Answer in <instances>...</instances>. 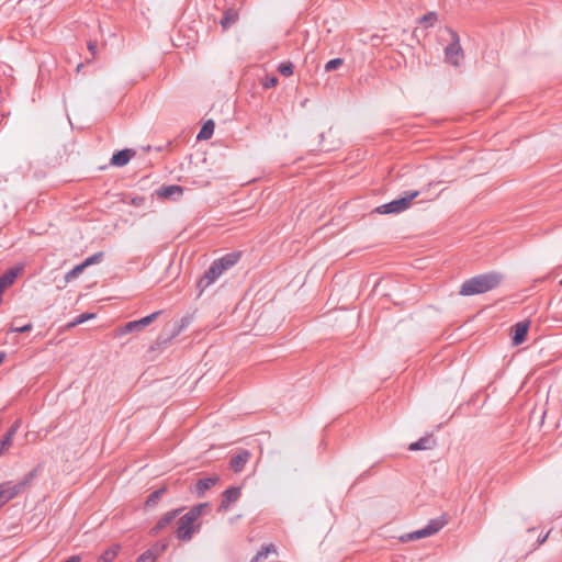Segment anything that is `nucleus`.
I'll list each match as a JSON object with an SVG mask.
<instances>
[{
	"label": "nucleus",
	"mask_w": 562,
	"mask_h": 562,
	"mask_svg": "<svg viewBox=\"0 0 562 562\" xmlns=\"http://www.w3.org/2000/svg\"><path fill=\"white\" fill-rule=\"evenodd\" d=\"M549 533H547L544 537H540L539 543H543L546 539L548 538Z\"/></svg>",
	"instance_id": "41"
},
{
	"label": "nucleus",
	"mask_w": 562,
	"mask_h": 562,
	"mask_svg": "<svg viewBox=\"0 0 562 562\" xmlns=\"http://www.w3.org/2000/svg\"><path fill=\"white\" fill-rule=\"evenodd\" d=\"M81 67H82V64H79V65L77 66V71L81 70Z\"/></svg>",
	"instance_id": "43"
},
{
	"label": "nucleus",
	"mask_w": 562,
	"mask_h": 562,
	"mask_svg": "<svg viewBox=\"0 0 562 562\" xmlns=\"http://www.w3.org/2000/svg\"><path fill=\"white\" fill-rule=\"evenodd\" d=\"M271 551H274V546L273 544H268V546L261 547V549L250 560V562H260L261 560L267 559Z\"/></svg>",
	"instance_id": "24"
},
{
	"label": "nucleus",
	"mask_w": 562,
	"mask_h": 562,
	"mask_svg": "<svg viewBox=\"0 0 562 562\" xmlns=\"http://www.w3.org/2000/svg\"><path fill=\"white\" fill-rule=\"evenodd\" d=\"M240 497V487L232 486L222 494L220 510H227Z\"/></svg>",
	"instance_id": "12"
},
{
	"label": "nucleus",
	"mask_w": 562,
	"mask_h": 562,
	"mask_svg": "<svg viewBox=\"0 0 562 562\" xmlns=\"http://www.w3.org/2000/svg\"><path fill=\"white\" fill-rule=\"evenodd\" d=\"M437 19H438V15H437V13H436V12H428V13L424 14V15L420 18L419 23H420L424 27L428 29V27H431V26L435 24V22L437 21Z\"/></svg>",
	"instance_id": "25"
},
{
	"label": "nucleus",
	"mask_w": 562,
	"mask_h": 562,
	"mask_svg": "<svg viewBox=\"0 0 562 562\" xmlns=\"http://www.w3.org/2000/svg\"><path fill=\"white\" fill-rule=\"evenodd\" d=\"M157 559V554L153 549H148L145 552H143L137 559L136 562H155Z\"/></svg>",
	"instance_id": "27"
},
{
	"label": "nucleus",
	"mask_w": 562,
	"mask_h": 562,
	"mask_svg": "<svg viewBox=\"0 0 562 562\" xmlns=\"http://www.w3.org/2000/svg\"><path fill=\"white\" fill-rule=\"evenodd\" d=\"M22 271V268L21 267H13V268H10L9 270H7L1 277H0V283L4 286V288H9L11 286L15 279L18 278L19 273Z\"/></svg>",
	"instance_id": "20"
},
{
	"label": "nucleus",
	"mask_w": 562,
	"mask_h": 562,
	"mask_svg": "<svg viewBox=\"0 0 562 562\" xmlns=\"http://www.w3.org/2000/svg\"><path fill=\"white\" fill-rule=\"evenodd\" d=\"M5 358V352L4 351H1L0 352V363H2V361L4 360Z\"/></svg>",
	"instance_id": "40"
},
{
	"label": "nucleus",
	"mask_w": 562,
	"mask_h": 562,
	"mask_svg": "<svg viewBox=\"0 0 562 562\" xmlns=\"http://www.w3.org/2000/svg\"><path fill=\"white\" fill-rule=\"evenodd\" d=\"M344 64V59L342 58H334V59H330L326 63L325 65V70L326 71H334L336 70L338 67H340L341 65Z\"/></svg>",
	"instance_id": "31"
},
{
	"label": "nucleus",
	"mask_w": 562,
	"mask_h": 562,
	"mask_svg": "<svg viewBox=\"0 0 562 562\" xmlns=\"http://www.w3.org/2000/svg\"><path fill=\"white\" fill-rule=\"evenodd\" d=\"M11 445L12 439L4 435L0 440V457L11 447Z\"/></svg>",
	"instance_id": "33"
},
{
	"label": "nucleus",
	"mask_w": 562,
	"mask_h": 562,
	"mask_svg": "<svg viewBox=\"0 0 562 562\" xmlns=\"http://www.w3.org/2000/svg\"><path fill=\"white\" fill-rule=\"evenodd\" d=\"M135 156V150L125 148L113 154L111 165L115 167H123L128 164L132 157Z\"/></svg>",
	"instance_id": "15"
},
{
	"label": "nucleus",
	"mask_w": 562,
	"mask_h": 562,
	"mask_svg": "<svg viewBox=\"0 0 562 562\" xmlns=\"http://www.w3.org/2000/svg\"><path fill=\"white\" fill-rule=\"evenodd\" d=\"M23 491L19 483L4 482L0 484V506L8 503Z\"/></svg>",
	"instance_id": "9"
},
{
	"label": "nucleus",
	"mask_w": 562,
	"mask_h": 562,
	"mask_svg": "<svg viewBox=\"0 0 562 562\" xmlns=\"http://www.w3.org/2000/svg\"><path fill=\"white\" fill-rule=\"evenodd\" d=\"M238 12L234 8H228L220 20V24L222 29L226 31L238 21Z\"/></svg>",
	"instance_id": "19"
},
{
	"label": "nucleus",
	"mask_w": 562,
	"mask_h": 562,
	"mask_svg": "<svg viewBox=\"0 0 562 562\" xmlns=\"http://www.w3.org/2000/svg\"><path fill=\"white\" fill-rule=\"evenodd\" d=\"M33 328V325L31 323L26 324V325H23L21 327H13L11 328V331H14V333H27V331H31Z\"/></svg>",
	"instance_id": "35"
},
{
	"label": "nucleus",
	"mask_w": 562,
	"mask_h": 562,
	"mask_svg": "<svg viewBox=\"0 0 562 562\" xmlns=\"http://www.w3.org/2000/svg\"><path fill=\"white\" fill-rule=\"evenodd\" d=\"M560 284L562 285V280L560 281Z\"/></svg>",
	"instance_id": "44"
},
{
	"label": "nucleus",
	"mask_w": 562,
	"mask_h": 562,
	"mask_svg": "<svg viewBox=\"0 0 562 562\" xmlns=\"http://www.w3.org/2000/svg\"><path fill=\"white\" fill-rule=\"evenodd\" d=\"M419 193L418 190L406 191L403 196L378 206L374 212L378 214H400L409 209L413 200L416 199Z\"/></svg>",
	"instance_id": "3"
},
{
	"label": "nucleus",
	"mask_w": 562,
	"mask_h": 562,
	"mask_svg": "<svg viewBox=\"0 0 562 562\" xmlns=\"http://www.w3.org/2000/svg\"><path fill=\"white\" fill-rule=\"evenodd\" d=\"M502 281L503 274L496 271L477 274L462 283L459 294L462 296L483 294L497 288Z\"/></svg>",
	"instance_id": "1"
},
{
	"label": "nucleus",
	"mask_w": 562,
	"mask_h": 562,
	"mask_svg": "<svg viewBox=\"0 0 562 562\" xmlns=\"http://www.w3.org/2000/svg\"><path fill=\"white\" fill-rule=\"evenodd\" d=\"M7 290V288H4L1 283H0V303L2 302V295L4 293V291Z\"/></svg>",
	"instance_id": "39"
},
{
	"label": "nucleus",
	"mask_w": 562,
	"mask_h": 562,
	"mask_svg": "<svg viewBox=\"0 0 562 562\" xmlns=\"http://www.w3.org/2000/svg\"><path fill=\"white\" fill-rule=\"evenodd\" d=\"M293 69L294 66L291 61L281 63L278 67L279 72L285 77L293 75Z\"/></svg>",
	"instance_id": "28"
},
{
	"label": "nucleus",
	"mask_w": 562,
	"mask_h": 562,
	"mask_svg": "<svg viewBox=\"0 0 562 562\" xmlns=\"http://www.w3.org/2000/svg\"><path fill=\"white\" fill-rule=\"evenodd\" d=\"M189 325V318L183 317L180 324H175L172 328H164L162 333L158 336L155 344L150 347L151 350L165 348L173 338H176Z\"/></svg>",
	"instance_id": "5"
},
{
	"label": "nucleus",
	"mask_w": 562,
	"mask_h": 562,
	"mask_svg": "<svg viewBox=\"0 0 562 562\" xmlns=\"http://www.w3.org/2000/svg\"><path fill=\"white\" fill-rule=\"evenodd\" d=\"M81 559L79 555H71L69 557L67 560H65L64 562H80Z\"/></svg>",
	"instance_id": "38"
},
{
	"label": "nucleus",
	"mask_w": 562,
	"mask_h": 562,
	"mask_svg": "<svg viewBox=\"0 0 562 562\" xmlns=\"http://www.w3.org/2000/svg\"><path fill=\"white\" fill-rule=\"evenodd\" d=\"M83 270H85V267L82 266V263L75 266L71 270H69L66 273L65 280L70 281V280L77 278L80 273H82Z\"/></svg>",
	"instance_id": "29"
},
{
	"label": "nucleus",
	"mask_w": 562,
	"mask_h": 562,
	"mask_svg": "<svg viewBox=\"0 0 562 562\" xmlns=\"http://www.w3.org/2000/svg\"><path fill=\"white\" fill-rule=\"evenodd\" d=\"M435 445H436V440L432 438V436L426 435V436L419 438L417 441L411 443L408 449L411 451L427 450V449H431Z\"/></svg>",
	"instance_id": "18"
},
{
	"label": "nucleus",
	"mask_w": 562,
	"mask_h": 562,
	"mask_svg": "<svg viewBox=\"0 0 562 562\" xmlns=\"http://www.w3.org/2000/svg\"><path fill=\"white\" fill-rule=\"evenodd\" d=\"M209 508V503L194 505L181 516L177 522L176 537L180 541H190L195 531L200 529L201 524L195 525L198 518Z\"/></svg>",
	"instance_id": "2"
},
{
	"label": "nucleus",
	"mask_w": 562,
	"mask_h": 562,
	"mask_svg": "<svg viewBox=\"0 0 562 562\" xmlns=\"http://www.w3.org/2000/svg\"><path fill=\"white\" fill-rule=\"evenodd\" d=\"M36 475H37V468L33 469L32 471H30L29 473H26L24 475V477L20 481L21 486L24 488L25 486L31 484V482L36 477Z\"/></svg>",
	"instance_id": "32"
},
{
	"label": "nucleus",
	"mask_w": 562,
	"mask_h": 562,
	"mask_svg": "<svg viewBox=\"0 0 562 562\" xmlns=\"http://www.w3.org/2000/svg\"><path fill=\"white\" fill-rule=\"evenodd\" d=\"M529 321L518 322L512 327L513 336H512V342L514 346L521 345L527 337L528 329H529Z\"/></svg>",
	"instance_id": "11"
},
{
	"label": "nucleus",
	"mask_w": 562,
	"mask_h": 562,
	"mask_svg": "<svg viewBox=\"0 0 562 562\" xmlns=\"http://www.w3.org/2000/svg\"><path fill=\"white\" fill-rule=\"evenodd\" d=\"M88 49L92 54V56L97 53V44L93 42L88 43Z\"/></svg>",
	"instance_id": "37"
},
{
	"label": "nucleus",
	"mask_w": 562,
	"mask_h": 562,
	"mask_svg": "<svg viewBox=\"0 0 562 562\" xmlns=\"http://www.w3.org/2000/svg\"><path fill=\"white\" fill-rule=\"evenodd\" d=\"M446 524H447V520L445 519V517L430 519L424 528L415 530V531L406 535V537H402V540H405V539L417 540V539L430 537V536L437 533L439 530H441Z\"/></svg>",
	"instance_id": "6"
},
{
	"label": "nucleus",
	"mask_w": 562,
	"mask_h": 562,
	"mask_svg": "<svg viewBox=\"0 0 562 562\" xmlns=\"http://www.w3.org/2000/svg\"><path fill=\"white\" fill-rule=\"evenodd\" d=\"M182 509H173L168 513H166L158 521L157 524L151 528L150 533L157 535L160 530L165 529L167 526H169L180 514Z\"/></svg>",
	"instance_id": "14"
},
{
	"label": "nucleus",
	"mask_w": 562,
	"mask_h": 562,
	"mask_svg": "<svg viewBox=\"0 0 562 562\" xmlns=\"http://www.w3.org/2000/svg\"><path fill=\"white\" fill-rule=\"evenodd\" d=\"M166 492H167V488L165 486H162V487L154 491L153 493H150L147 496V499L145 501V508L155 507Z\"/></svg>",
	"instance_id": "21"
},
{
	"label": "nucleus",
	"mask_w": 562,
	"mask_h": 562,
	"mask_svg": "<svg viewBox=\"0 0 562 562\" xmlns=\"http://www.w3.org/2000/svg\"><path fill=\"white\" fill-rule=\"evenodd\" d=\"M104 257V252L103 251H98L95 254H93L92 256L86 258L81 263L82 266L85 267V269L91 265H95V263H99L102 261Z\"/></svg>",
	"instance_id": "26"
},
{
	"label": "nucleus",
	"mask_w": 562,
	"mask_h": 562,
	"mask_svg": "<svg viewBox=\"0 0 562 562\" xmlns=\"http://www.w3.org/2000/svg\"><path fill=\"white\" fill-rule=\"evenodd\" d=\"M549 533H547L544 537H540L539 543H543L546 539L548 538Z\"/></svg>",
	"instance_id": "42"
},
{
	"label": "nucleus",
	"mask_w": 562,
	"mask_h": 562,
	"mask_svg": "<svg viewBox=\"0 0 562 562\" xmlns=\"http://www.w3.org/2000/svg\"><path fill=\"white\" fill-rule=\"evenodd\" d=\"M240 259L239 251H233L224 255L223 257L214 260V263L221 269L222 272L234 267Z\"/></svg>",
	"instance_id": "13"
},
{
	"label": "nucleus",
	"mask_w": 562,
	"mask_h": 562,
	"mask_svg": "<svg viewBox=\"0 0 562 562\" xmlns=\"http://www.w3.org/2000/svg\"><path fill=\"white\" fill-rule=\"evenodd\" d=\"M214 127H215V124H214V122L212 120L206 121L202 125V127H201L196 138L198 139H209V138H211L213 133H214Z\"/></svg>",
	"instance_id": "23"
},
{
	"label": "nucleus",
	"mask_w": 562,
	"mask_h": 562,
	"mask_svg": "<svg viewBox=\"0 0 562 562\" xmlns=\"http://www.w3.org/2000/svg\"><path fill=\"white\" fill-rule=\"evenodd\" d=\"M222 274L223 272L213 261L209 269L198 281L196 286L200 290L199 295H201L210 285H212Z\"/></svg>",
	"instance_id": "8"
},
{
	"label": "nucleus",
	"mask_w": 562,
	"mask_h": 562,
	"mask_svg": "<svg viewBox=\"0 0 562 562\" xmlns=\"http://www.w3.org/2000/svg\"><path fill=\"white\" fill-rule=\"evenodd\" d=\"M20 427V422L16 420L14 422L10 428L7 430V432L4 434L5 436H9V438H11L13 440V437L14 435L16 434L18 429Z\"/></svg>",
	"instance_id": "34"
},
{
	"label": "nucleus",
	"mask_w": 562,
	"mask_h": 562,
	"mask_svg": "<svg viewBox=\"0 0 562 562\" xmlns=\"http://www.w3.org/2000/svg\"><path fill=\"white\" fill-rule=\"evenodd\" d=\"M278 82V79L276 77H270V78H267L266 81L263 82V87L269 89V88H272L277 85Z\"/></svg>",
	"instance_id": "36"
},
{
	"label": "nucleus",
	"mask_w": 562,
	"mask_h": 562,
	"mask_svg": "<svg viewBox=\"0 0 562 562\" xmlns=\"http://www.w3.org/2000/svg\"><path fill=\"white\" fill-rule=\"evenodd\" d=\"M120 550V544H113L100 555L97 562H112L117 557Z\"/></svg>",
	"instance_id": "22"
},
{
	"label": "nucleus",
	"mask_w": 562,
	"mask_h": 562,
	"mask_svg": "<svg viewBox=\"0 0 562 562\" xmlns=\"http://www.w3.org/2000/svg\"><path fill=\"white\" fill-rule=\"evenodd\" d=\"M218 481H220L218 475H213V476L198 480V482L195 483V490H194L195 494L200 497L203 496L205 494V492L209 491L212 486L216 485Z\"/></svg>",
	"instance_id": "17"
},
{
	"label": "nucleus",
	"mask_w": 562,
	"mask_h": 562,
	"mask_svg": "<svg viewBox=\"0 0 562 562\" xmlns=\"http://www.w3.org/2000/svg\"><path fill=\"white\" fill-rule=\"evenodd\" d=\"M250 456L251 454L248 450H241L236 456L232 457L229 468L236 473L241 472L246 463L249 461Z\"/></svg>",
	"instance_id": "16"
},
{
	"label": "nucleus",
	"mask_w": 562,
	"mask_h": 562,
	"mask_svg": "<svg viewBox=\"0 0 562 562\" xmlns=\"http://www.w3.org/2000/svg\"><path fill=\"white\" fill-rule=\"evenodd\" d=\"M451 42L445 48V60L454 67H458L464 57L463 49L460 45V37L458 33L448 29Z\"/></svg>",
	"instance_id": "4"
},
{
	"label": "nucleus",
	"mask_w": 562,
	"mask_h": 562,
	"mask_svg": "<svg viewBox=\"0 0 562 562\" xmlns=\"http://www.w3.org/2000/svg\"><path fill=\"white\" fill-rule=\"evenodd\" d=\"M95 315L93 313H83L77 316L71 323H69L68 327H75L79 324L85 323L86 321L93 318Z\"/></svg>",
	"instance_id": "30"
},
{
	"label": "nucleus",
	"mask_w": 562,
	"mask_h": 562,
	"mask_svg": "<svg viewBox=\"0 0 562 562\" xmlns=\"http://www.w3.org/2000/svg\"><path fill=\"white\" fill-rule=\"evenodd\" d=\"M183 194V188L177 184L164 186L156 190V195L158 198L167 199V200H179Z\"/></svg>",
	"instance_id": "10"
},
{
	"label": "nucleus",
	"mask_w": 562,
	"mask_h": 562,
	"mask_svg": "<svg viewBox=\"0 0 562 562\" xmlns=\"http://www.w3.org/2000/svg\"><path fill=\"white\" fill-rule=\"evenodd\" d=\"M160 313V311H157L137 321L126 323L125 325L116 329V336H124L130 333L140 331L146 326L151 324L159 316Z\"/></svg>",
	"instance_id": "7"
}]
</instances>
